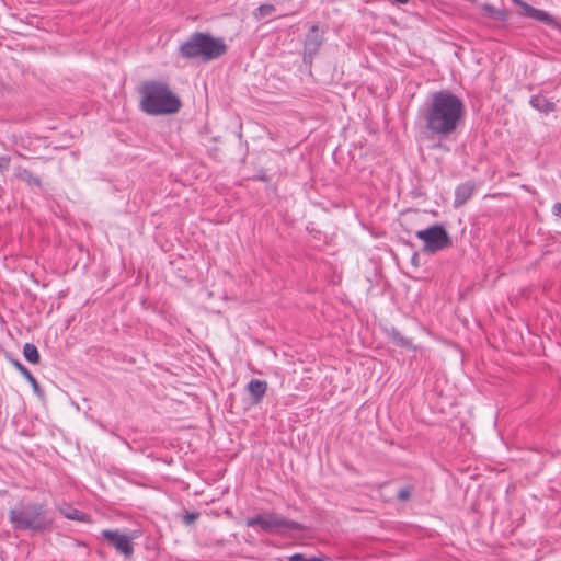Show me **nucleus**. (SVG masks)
I'll return each instance as SVG.
<instances>
[{
    "label": "nucleus",
    "instance_id": "f257e3e1",
    "mask_svg": "<svg viewBox=\"0 0 561 561\" xmlns=\"http://www.w3.org/2000/svg\"><path fill=\"white\" fill-rule=\"evenodd\" d=\"M465 114L462 100L449 90H440L432 95L431 103L422 116L432 134L447 137L457 130Z\"/></svg>",
    "mask_w": 561,
    "mask_h": 561
},
{
    "label": "nucleus",
    "instance_id": "f03ea898",
    "mask_svg": "<svg viewBox=\"0 0 561 561\" xmlns=\"http://www.w3.org/2000/svg\"><path fill=\"white\" fill-rule=\"evenodd\" d=\"M140 110L148 115H170L180 111L181 100L169 84L157 80L144 81L139 89Z\"/></svg>",
    "mask_w": 561,
    "mask_h": 561
},
{
    "label": "nucleus",
    "instance_id": "7ed1b4c3",
    "mask_svg": "<svg viewBox=\"0 0 561 561\" xmlns=\"http://www.w3.org/2000/svg\"><path fill=\"white\" fill-rule=\"evenodd\" d=\"M9 522L16 530L32 533H45L54 525V516L45 503L27 502L19 503L9 511Z\"/></svg>",
    "mask_w": 561,
    "mask_h": 561
},
{
    "label": "nucleus",
    "instance_id": "20e7f679",
    "mask_svg": "<svg viewBox=\"0 0 561 561\" xmlns=\"http://www.w3.org/2000/svg\"><path fill=\"white\" fill-rule=\"evenodd\" d=\"M227 53V45L220 37H214L209 33L195 32L191 34L180 46L179 55L187 60L208 62L220 58Z\"/></svg>",
    "mask_w": 561,
    "mask_h": 561
},
{
    "label": "nucleus",
    "instance_id": "39448f33",
    "mask_svg": "<svg viewBox=\"0 0 561 561\" xmlns=\"http://www.w3.org/2000/svg\"><path fill=\"white\" fill-rule=\"evenodd\" d=\"M417 239L422 240L424 245L423 253L435 254L453 243L451 238L447 230L442 225H432L425 229L415 232Z\"/></svg>",
    "mask_w": 561,
    "mask_h": 561
},
{
    "label": "nucleus",
    "instance_id": "423d86ee",
    "mask_svg": "<svg viewBox=\"0 0 561 561\" xmlns=\"http://www.w3.org/2000/svg\"><path fill=\"white\" fill-rule=\"evenodd\" d=\"M248 527L259 526L265 533H273L279 529L302 530L304 526L298 522L287 519L276 513L265 512L247 519Z\"/></svg>",
    "mask_w": 561,
    "mask_h": 561
},
{
    "label": "nucleus",
    "instance_id": "0eeeda50",
    "mask_svg": "<svg viewBox=\"0 0 561 561\" xmlns=\"http://www.w3.org/2000/svg\"><path fill=\"white\" fill-rule=\"evenodd\" d=\"M137 537L136 531L133 535L122 534L118 529L102 530V538L105 539L115 550L125 558L134 554L133 540Z\"/></svg>",
    "mask_w": 561,
    "mask_h": 561
},
{
    "label": "nucleus",
    "instance_id": "6e6552de",
    "mask_svg": "<svg viewBox=\"0 0 561 561\" xmlns=\"http://www.w3.org/2000/svg\"><path fill=\"white\" fill-rule=\"evenodd\" d=\"M323 44V32L318 25H312L304 42V59H312Z\"/></svg>",
    "mask_w": 561,
    "mask_h": 561
},
{
    "label": "nucleus",
    "instance_id": "1a4fd4ad",
    "mask_svg": "<svg viewBox=\"0 0 561 561\" xmlns=\"http://www.w3.org/2000/svg\"><path fill=\"white\" fill-rule=\"evenodd\" d=\"M247 389L250 393L251 402L259 404L267 391V382L265 380L252 379L247 385Z\"/></svg>",
    "mask_w": 561,
    "mask_h": 561
},
{
    "label": "nucleus",
    "instance_id": "9d476101",
    "mask_svg": "<svg viewBox=\"0 0 561 561\" xmlns=\"http://www.w3.org/2000/svg\"><path fill=\"white\" fill-rule=\"evenodd\" d=\"M476 186L472 182H465L458 185L455 190L454 206L460 207L465 205L472 196Z\"/></svg>",
    "mask_w": 561,
    "mask_h": 561
},
{
    "label": "nucleus",
    "instance_id": "9b49d317",
    "mask_svg": "<svg viewBox=\"0 0 561 561\" xmlns=\"http://www.w3.org/2000/svg\"><path fill=\"white\" fill-rule=\"evenodd\" d=\"M529 103L535 110L543 114H549L557 110V104L541 94L531 96Z\"/></svg>",
    "mask_w": 561,
    "mask_h": 561
},
{
    "label": "nucleus",
    "instance_id": "f8f14e48",
    "mask_svg": "<svg viewBox=\"0 0 561 561\" xmlns=\"http://www.w3.org/2000/svg\"><path fill=\"white\" fill-rule=\"evenodd\" d=\"M11 364L22 374V376L31 383L33 391L38 394L43 396V391L35 379V377L32 375V373L19 360V359H10Z\"/></svg>",
    "mask_w": 561,
    "mask_h": 561
},
{
    "label": "nucleus",
    "instance_id": "ddd939ff",
    "mask_svg": "<svg viewBox=\"0 0 561 561\" xmlns=\"http://www.w3.org/2000/svg\"><path fill=\"white\" fill-rule=\"evenodd\" d=\"M14 175L16 179L25 182L27 185L30 186H36V187H41L42 186V181L41 179L33 174L30 170L23 168V167H16L14 169Z\"/></svg>",
    "mask_w": 561,
    "mask_h": 561
},
{
    "label": "nucleus",
    "instance_id": "4468645a",
    "mask_svg": "<svg viewBox=\"0 0 561 561\" xmlns=\"http://www.w3.org/2000/svg\"><path fill=\"white\" fill-rule=\"evenodd\" d=\"M389 336L391 341L400 347L411 348L413 346L412 341L410 339L404 337L396 328H391V330L389 331Z\"/></svg>",
    "mask_w": 561,
    "mask_h": 561
},
{
    "label": "nucleus",
    "instance_id": "2eb2a0df",
    "mask_svg": "<svg viewBox=\"0 0 561 561\" xmlns=\"http://www.w3.org/2000/svg\"><path fill=\"white\" fill-rule=\"evenodd\" d=\"M23 355L31 364L39 363L41 356L37 347L33 343H25L23 346Z\"/></svg>",
    "mask_w": 561,
    "mask_h": 561
},
{
    "label": "nucleus",
    "instance_id": "dca6fc26",
    "mask_svg": "<svg viewBox=\"0 0 561 561\" xmlns=\"http://www.w3.org/2000/svg\"><path fill=\"white\" fill-rule=\"evenodd\" d=\"M275 7L273 4H270V3H265V4H261L259 8L255 9V11L253 12V16L256 19V20H262L268 15H271L272 13L275 12Z\"/></svg>",
    "mask_w": 561,
    "mask_h": 561
},
{
    "label": "nucleus",
    "instance_id": "f3484780",
    "mask_svg": "<svg viewBox=\"0 0 561 561\" xmlns=\"http://www.w3.org/2000/svg\"><path fill=\"white\" fill-rule=\"evenodd\" d=\"M61 513L68 519L79 520V522L88 520V515L77 508L69 507L67 511H61Z\"/></svg>",
    "mask_w": 561,
    "mask_h": 561
},
{
    "label": "nucleus",
    "instance_id": "a211bd4d",
    "mask_svg": "<svg viewBox=\"0 0 561 561\" xmlns=\"http://www.w3.org/2000/svg\"><path fill=\"white\" fill-rule=\"evenodd\" d=\"M484 10H485V12H486L490 16H492V18H494V19H496V20H503V19H504V13H503V11L497 10V9L493 8L492 5H485Z\"/></svg>",
    "mask_w": 561,
    "mask_h": 561
},
{
    "label": "nucleus",
    "instance_id": "6ab92c4d",
    "mask_svg": "<svg viewBox=\"0 0 561 561\" xmlns=\"http://www.w3.org/2000/svg\"><path fill=\"white\" fill-rule=\"evenodd\" d=\"M412 489L410 486L402 488L398 491L397 497L404 502L411 497Z\"/></svg>",
    "mask_w": 561,
    "mask_h": 561
},
{
    "label": "nucleus",
    "instance_id": "aec40b11",
    "mask_svg": "<svg viewBox=\"0 0 561 561\" xmlns=\"http://www.w3.org/2000/svg\"><path fill=\"white\" fill-rule=\"evenodd\" d=\"M289 561H323V559L319 557L306 558L301 553H295L289 558Z\"/></svg>",
    "mask_w": 561,
    "mask_h": 561
},
{
    "label": "nucleus",
    "instance_id": "412c9836",
    "mask_svg": "<svg viewBox=\"0 0 561 561\" xmlns=\"http://www.w3.org/2000/svg\"><path fill=\"white\" fill-rule=\"evenodd\" d=\"M10 161H11V159L8 156L0 157V172L1 173H4L9 170Z\"/></svg>",
    "mask_w": 561,
    "mask_h": 561
},
{
    "label": "nucleus",
    "instance_id": "4be33fe9",
    "mask_svg": "<svg viewBox=\"0 0 561 561\" xmlns=\"http://www.w3.org/2000/svg\"><path fill=\"white\" fill-rule=\"evenodd\" d=\"M198 513H186L183 517V522L186 524V525H190L192 523H194L197 518H198Z\"/></svg>",
    "mask_w": 561,
    "mask_h": 561
},
{
    "label": "nucleus",
    "instance_id": "5701e85b",
    "mask_svg": "<svg viewBox=\"0 0 561 561\" xmlns=\"http://www.w3.org/2000/svg\"><path fill=\"white\" fill-rule=\"evenodd\" d=\"M552 214L554 216L561 217V203H554L552 206Z\"/></svg>",
    "mask_w": 561,
    "mask_h": 561
},
{
    "label": "nucleus",
    "instance_id": "b1692460",
    "mask_svg": "<svg viewBox=\"0 0 561 561\" xmlns=\"http://www.w3.org/2000/svg\"><path fill=\"white\" fill-rule=\"evenodd\" d=\"M394 3H399V4H405L408 3L410 0H392Z\"/></svg>",
    "mask_w": 561,
    "mask_h": 561
}]
</instances>
